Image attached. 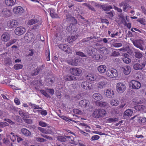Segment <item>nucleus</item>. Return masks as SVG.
<instances>
[{
  "mask_svg": "<svg viewBox=\"0 0 146 146\" xmlns=\"http://www.w3.org/2000/svg\"><path fill=\"white\" fill-rule=\"evenodd\" d=\"M14 102L17 105H18L20 104V100L17 98H15L14 100Z\"/></svg>",
  "mask_w": 146,
  "mask_h": 146,
  "instance_id": "774afa93",
  "label": "nucleus"
},
{
  "mask_svg": "<svg viewBox=\"0 0 146 146\" xmlns=\"http://www.w3.org/2000/svg\"><path fill=\"white\" fill-rule=\"evenodd\" d=\"M23 8L20 6L15 7L13 9V12L16 15H21L23 12Z\"/></svg>",
  "mask_w": 146,
  "mask_h": 146,
  "instance_id": "dca6fc26",
  "label": "nucleus"
},
{
  "mask_svg": "<svg viewBox=\"0 0 146 146\" xmlns=\"http://www.w3.org/2000/svg\"><path fill=\"white\" fill-rule=\"evenodd\" d=\"M123 62L126 64H129L131 62V59L127 57H125L123 59Z\"/></svg>",
  "mask_w": 146,
  "mask_h": 146,
  "instance_id": "4d7b16f0",
  "label": "nucleus"
},
{
  "mask_svg": "<svg viewBox=\"0 0 146 146\" xmlns=\"http://www.w3.org/2000/svg\"><path fill=\"white\" fill-rule=\"evenodd\" d=\"M86 78L91 81L95 80L97 78L96 76L93 74H88L86 76Z\"/></svg>",
  "mask_w": 146,
  "mask_h": 146,
  "instance_id": "393cba45",
  "label": "nucleus"
},
{
  "mask_svg": "<svg viewBox=\"0 0 146 146\" xmlns=\"http://www.w3.org/2000/svg\"><path fill=\"white\" fill-rule=\"evenodd\" d=\"M26 31L25 29L23 27H17L15 30V34L17 35H21L24 34Z\"/></svg>",
  "mask_w": 146,
  "mask_h": 146,
  "instance_id": "1a4fd4ad",
  "label": "nucleus"
},
{
  "mask_svg": "<svg viewBox=\"0 0 146 146\" xmlns=\"http://www.w3.org/2000/svg\"><path fill=\"white\" fill-rule=\"evenodd\" d=\"M135 57L138 58L140 59L142 58L143 56L142 52H141L139 50H136L135 52Z\"/></svg>",
  "mask_w": 146,
  "mask_h": 146,
  "instance_id": "7c9ffc66",
  "label": "nucleus"
},
{
  "mask_svg": "<svg viewBox=\"0 0 146 146\" xmlns=\"http://www.w3.org/2000/svg\"><path fill=\"white\" fill-rule=\"evenodd\" d=\"M122 69L123 73L126 75L129 74L131 71V67L127 65L122 67Z\"/></svg>",
  "mask_w": 146,
  "mask_h": 146,
  "instance_id": "5701e85b",
  "label": "nucleus"
},
{
  "mask_svg": "<svg viewBox=\"0 0 146 146\" xmlns=\"http://www.w3.org/2000/svg\"><path fill=\"white\" fill-rule=\"evenodd\" d=\"M48 94H49L50 95H53L54 94V91L52 89H46Z\"/></svg>",
  "mask_w": 146,
  "mask_h": 146,
  "instance_id": "052dcab7",
  "label": "nucleus"
},
{
  "mask_svg": "<svg viewBox=\"0 0 146 146\" xmlns=\"http://www.w3.org/2000/svg\"><path fill=\"white\" fill-rule=\"evenodd\" d=\"M12 14L11 10L7 8H4L1 12V14L3 16L6 18L11 16Z\"/></svg>",
  "mask_w": 146,
  "mask_h": 146,
  "instance_id": "9b49d317",
  "label": "nucleus"
},
{
  "mask_svg": "<svg viewBox=\"0 0 146 146\" xmlns=\"http://www.w3.org/2000/svg\"><path fill=\"white\" fill-rule=\"evenodd\" d=\"M78 36V35H76L74 36H69L67 38V41L69 43H72L75 40Z\"/></svg>",
  "mask_w": 146,
  "mask_h": 146,
  "instance_id": "b1692460",
  "label": "nucleus"
},
{
  "mask_svg": "<svg viewBox=\"0 0 146 146\" xmlns=\"http://www.w3.org/2000/svg\"><path fill=\"white\" fill-rule=\"evenodd\" d=\"M76 54L77 55L80 56L82 57H85L86 56L84 54L81 52L79 51L76 52Z\"/></svg>",
  "mask_w": 146,
  "mask_h": 146,
  "instance_id": "0e129e2a",
  "label": "nucleus"
},
{
  "mask_svg": "<svg viewBox=\"0 0 146 146\" xmlns=\"http://www.w3.org/2000/svg\"><path fill=\"white\" fill-rule=\"evenodd\" d=\"M29 105L31 107L32 109H42V108L39 106L38 105H36L35 104H32L31 102L29 103Z\"/></svg>",
  "mask_w": 146,
  "mask_h": 146,
  "instance_id": "4c0bfd02",
  "label": "nucleus"
},
{
  "mask_svg": "<svg viewBox=\"0 0 146 146\" xmlns=\"http://www.w3.org/2000/svg\"><path fill=\"white\" fill-rule=\"evenodd\" d=\"M106 66L104 65H100L98 68V71L101 73H104L106 71Z\"/></svg>",
  "mask_w": 146,
  "mask_h": 146,
  "instance_id": "cd10ccee",
  "label": "nucleus"
},
{
  "mask_svg": "<svg viewBox=\"0 0 146 146\" xmlns=\"http://www.w3.org/2000/svg\"><path fill=\"white\" fill-rule=\"evenodd\" d=\"M42 69L41 67L37 68L35 70L34 72L32 73L31 75L32 76H34L38 75L40 72L42 71Z\"/></svg>",
  "mask_w": 146,
  "mask_h": 146,
  "instance_id": "ea45409f",
  "label": "nucleus"
},
{
  "mask_svg": "<svg viewBox=\"0 0 146 146\" xmlns=\"http://www.w3.org/2000/svg\"><path fill=\"white\" fill-rule=\"evenodd\" d=\"M143 62L141 63H135L133 66V68L135 70H141L144 68L146 64V59L143 60Z\"/></svg>",
  "mask_w": 146,
  "mask_h": 146,
  "instance_id": "0eeeda50",
  "label": "nucleus"
},
{
  "mask_svg": "<svg viewBox=\"0 0 146 146\" xmlns=\"http://www.w3.org/2000/svg\"><path fill=\"white\" fill-rule=\"evenodd\" d=\"M38 129L42 133L47 134L46 129H44L40 127H38Z\"/></svg>",
  "mask_w": 146,
  "mask_h": 146,
  "instance_id": "6e6d98bb",
  "label": "nucleus"
},
{
  "mask_svg": "<svg viewBox=\"0 0 146 146\" xmlns=\"http://www.w3.org/2000/svg\"><path fill=\"white\" fill-rule=\"evenodd\" d=\"M18 21L16 20L11 19L7 23V26L9 29L16 28L18 25Z\"/></svg>",
  "mask_w": 146,
  "mask_h": 146,
  "instance_id": "6e6552de",
  "label": "nucleus"
},
{
  "mask_svg": "<svg viewBox=\"0 0 146 146\" xmlns=\"http://www.w3.org/2000/svg\"><path fill=\"white\" fill-rule=\"evenodd\" d=\"M143 106L141 105H138L135 106L134 108L137 110L141 111L143 110Z\"/></svg>",
  "mask_w": 146,
  "mask_h": 146,
  "instance_id": "de8ad7c7",
  "label": "nucleus"
},
{
  "mask_svg": "<svg viewBox=\"0 0 146 146\" xmlns=\"http://www.w3.org/2000/svg\"><path fill=\"white\" fill-rule=\"evenodd\" d=\"M53 127L50 126H47V128L46 129L47 134H51L53 133L52 129Z\"/></svg>",
  "mask_w": 146,
  "mask_h": 146,
  "instance_id": "a19ab883",
  "label": "nucleus"
},
{
  "mask_svg": "<svg viewBox=\"0 0 146 146\" xmlns=\"http://www.w3.org/2000/svg\"><path fill=\"white\" fill-rule=\"evenodd\" d=\"M106 75L110 78L117 77L118 75L117 71L113 68L108 69L106 72Z\"/></svg>",
  "mask_w": 146,
  "mask_h": 146,
  "instance_id": "f03ea898",
  "label": "nucleus"
},
{
  "mask_svg": "<svg viewBox=\"0 0 146 146\" xmlns=\"http://www.w3.org/2000/svg\"><path fill=\"white\" fill-rule=\"evenodd\" d=\"M106 112L104 109H96L93 113V116L94 117L98 118L102 117L106 115Z\"/></svg>",
  "mask_w": 146,
  "mask_h": 146,
  "instance_id": "f257e3e1",
  "label": "nucleus"
},
{
  "mask_svg": "<svg viewBox=\"0 0 146 146\" xmlns=\"http://www.w3.org/2000/svg\"><path fill=\"white\" fill-rule=\"evenodd\" d=\"M138 21L141 24L143 25H145V20L143 18L138 19Z\"/></svg>",
  "mask_w": 146,
  "mask_h": 146,
  "instance_id": "69168bd1",
  "label": "nucleus"
},
{
  "mask_svg": "<svg viewBox=\"0 0 146 146\" xmlns=\"http://www.w3.org/2000/svg\"><path fill=\"white\" fill-rule=\"evenodd\" d=\"M118 120V118H109L107 119V123H111L113 122H116Z\"/></svg>",
  "mask_w": 146,
  "mask_h": 146,
  "instance_id": "37998d69",
  "label": "nucleus"
},
{
  "mask_svg": "<svg viewBox=\"0 0 146 146\" xmlns=\"http://www.w3.org/2000/svg\"><path fill=\"white\" fill-rule=\"evenodd\" d=\"M143 43V40L141 39L136 40L133 41V43L135 47L142 51H144L145 49L142 45Z\"/></svg>",
  "mask_w": 146,
  "mask_h": 146,
  "instance_id": "7ed1b4c3",
  "label": "nucleus"
},
{
  "mask_svg": "<svg viewBox=\"0 0 146 146\" xmlns=\"http://www.w3.org/2000/svg\"><path fill=\"white\" fill-rule=\"evenodd\" d=\"M81 86L82 88L86 90H89L93 88L92 84L87 81H84L82 82Z\"/></svg>",
  "mask_w": 146,
  "mask_h": 146,
  "instance_id": "2eb2a0df",
  "label": "nucleus"
},
{
  "mask_svg": "<svg viewBox=\"0 0 146 146\" xmlns=\"http://www.w3.org/2000/svg\"><path fill=\"white\" fill-rule=\"evenodd\" d=\"M21 131L22 133L26 136H30L31 135V132L26 128L22 129Z\"/></svg>",
  "mask_w": 146,
  "mask_h": 146,
  "instance_id": "c756f323",
  "label": "nucleus"
},
{
  "mask_svg": "<svg viewBox=\"0 0 146 146\" xmlns=\"http://www.w3.org/2000/svg\"><path fill=\"white\" fill-rule=\"evenodd\" d=\"M116 90L119 93H122L126 89L125 85L122 82H119L116 85Z\"/></svg>",
  "mask_w": 146,
  "mask_h": 146,
  "instance_id": "423d86ee",
  "label": "nucleus"
},
{
  "mask_svg": "<svg viewBox=\"0 0 146 146\" xmlns=\"http://www.w3.org/2000/svg\"><path fill=\"white\" fill-rule=\"evenodd\" d=\"M119 6L120 7L123 6V11H126V9L129 7L128 4L125 2H122L119 4Z\"/></svg>",
  "mask_w": 146,
  "mask_h": 146,
  "instance_id": "c85d7f7f",
  "label": "nucleus"
},
{
  "mask_svg": "<svg viewBox=\"0 0 146 146\" xmlns=\"http://www.w3.org/2000/svg\"><path fill=\"white\" fill-rule=\"evenodd\" d=\"M93 98L96 100H100L102 98V97L100 94L96 93L94 94L93 95Z\"/></svg>",
  "mask_w": 146,
  "mask_h": 146,
  "instance_id": "473e14b6",
  "label": "nucleus"
},
{
  "mask_svg": "<svg viewBox=\"0 0 146 146\" xmlns=\"http://www.w3.org/2000/svg\"><path fill=\"white\" fill-rule=\"evenodd\" d=\"M16 135H15V134L13 133H11L10 134V137L11 140L14 142L16 140L17 137Z\"/></svg>",
  "mask_w": 146,
  "mask_h": 146,
  "instance_id": "c03bdc74",
  "label": "nucleus"
},
{
  "mask_svg": "<svg viewBox=\"0 0 146 146\" xmlns=\"http://www.w3.org/2000/svg\"><path fill=\"white\" fill-rule=\"evenodd\" d=\"M47 80L48 82L54 83L55 81V78L53 76H50L49 78H48Z\"/></svg>",
  "mask_w": 146,
  "mask_h": 146,
  "instance_id": "3c124183",
  "label": "nucleus"
},
{
  "mask_svg": "<svg viewBox=\"0 0 146 146\" xmlns=\"http://www.w3.org/2000/svg\"><path fill=\"white\" fill-rule=\"evenodd\" d=\"M117 40L113 39L111 40V45L112 46L118 48L121 46L122 44L121 43H117L116 42Z\"/></svg>",
  "mask_w": 146,
  "mask_h": 146,
  "instance_id": "4be33fe9",
  "label": "nucleus"
},
{
  "mask_svg": "<svg viewBox=\"0 0 146 146\" xmlns=\"http://www.w3.org/2000/svg\"><path fill=\"white\" fill-rule=\"evenodd\" d=\"M10 38V35L9 33L5 32L1 35V40L3 41L7 42L8 41Z\"/></svg>",
  "mask_w": 146,
  "mask_h": 146,
  "instance_id": "6ab92c4d",
  "label": "nucleus"
},
{
  "mask_svg": "<svg viewBox=\"0 0 146 146\" xmlns=\"http://www.w3.org/2000/svg\"><path fill=\"white\" fill-rule=\"evenodd\" d=\"M40 17L37 15H35L32 19L28 21V25L30 26L38 23L39 21V17Z\"/></svg>",
  "mask_w": 146,
  "mask_h": 146,
  "instance_id": "ddd939ff",
  "label": "nucleus"
},
{
  "mask_svg": "<svg viewBox=\"0 0 146 146\" xmlns=\"http://www.w3.org/2000/svg\"><path fill=\"white\" fill-rule=\"evenodd\" d=\"M40 93L46 97L47 98H50L51 97L48 94L46 89V90H40Z\"/></svg>",
  "mask_w": 146,
  "mask_h": 146,
  "instance_id": "58836bf2",
  "label": "nucleus"
},
{
  "mask_svg": "<svg viewBox=\"0 0 146 146\" xmlns=\"http://www.w3.org/2000/svg\"><path fill=\"white\" fill-rule=\"evenodd\" d=\"M139 121L140 123H146V118L141 117L139 118Z\"/></svg>",
  "mask_w": 146,
  "mask_h": 146,
  "instance_id": "603ef678",
  "label": "nucleus"
},
{
  "mask_svg": "<svg viewBox=\"0 0 146 146\" xmlns=\"http://www.w3.org/2000/svg\"><path fill=\"white\" fill-rule=\"evenodd\" d=\"M79 60L75 59L74 58H72L71 59L67 60L68 63L70 65L73 66H77L78 65Z\"/></svg>",
  "mask_w": 146,
  "mask_h": 146,
  "instance_id": "f3484780",
  "label": "nucleus"
},
{
  "mask_svg": "<svg viewBox=\"0 0 146 146\" xmlns=\"http://www.w3.org/2000/svg\"><path fill=\"white\" fill-rule=\"evenodd\" d=\"M100 138V137L98 135H94L93 136L92 138V140L94 141Z\"/></svg>",
  "mask_w": 146,
  "mask_h": 146,
  "instance_id": "e2e57ef3",
  "label": "nucleus"
},
{
  "mask_svg": "<svg viewBox=\"0 0 146 146\" xmlns=\"http://www.w3.org/2000/svg\"><path fill=\"white\" fill-rule=\"evenodd\" d=\"M102 56L100 54H97L93 58L97 61H100L102 58Z\"/></svg>",
  "mask_w": 146,
  "mask_h": 146,
  "instance_id": "a18cd8bd",
  "label": "nucleus"
},
{
  "mask_svg": "<svg viewBox=\"0 0 146 146\" xmlns=\"http://www.w3.org/2000/svg\"><path fill=\"white\" fill-rule=\"evenodd\" d=\"M74 78L75 77L72 75L67 74L64 76V79L66 81H69L73 80Z\"/></svg>",
  "mask_w": 146,
  "mask_h": 146,
  "instance_id": "e433bc0d",
  "label": "nucleus"
},
{
  "mask_svg": "<svg viewBox=\"0 0 146 146\" xmlns=\"http://www.w3.org/2000/svg\"><path fill=\"white\" fill-rule=\"evenodd\" d=\"M107 84V82L106 80L99 82L97 84V86L100 89L105 88Z\"/></svg>",
  "mask_w": 146,
  "mask_h": 146,
  "instance_id": "aec40b11",
  "label": "nucleus"
},
{
  "mask_svg": "<svg viewBox=\"0 0 146 146\" xmlns=\"http://www.w3.org/2000/svg\"><path fill=\"white\" fill-rule=\"evenodd\" d=\"M90 102L87 100H83L80 101L79 105L82 107L85 108L86 109H88L89 108Z\"/></svg>",
  "mask_w": 146,
  "mask_h": 146,
  "instance_id": "4468645a",
  "label": "nucleus"
},
{
  "mask_svg": "<svg viewBox=\"0 0 146 146\" xmlns=\"http://www.w3.org/2000/svg\"><path fill=\"white\" fill-rule=\"evenodd\" d=\"M24 121L27 124H32L33 123V120L30 119L28 118H23Z\"/></svg>",
  "mask_w": 146,
  "mask_h": 146,
  "instance_id": "864d4df0",
  "label": "nucleus"
},
{
  "mask_svg": "<svg viewBox=\"0 0 146 146\" xmlns=\"http://www.w3.org/2000/svg\"><path fill=\"white\" fill-rule=\"evenodd\" d=\"M38 124L39 125L43 127H45L46 126H47V125L46 124V123L45 122L42 121H40L39 123Z\"/></svg>",
  "mask_w": 146,
  "mask_h": 146,
  "instance_id": "13d9d810",
  "label": "nucleus"
},
{
  "mask_svg": "<svg viewBox=\"0 0 146 146\" xmlns=\"http://www.w3.org/2000/svg\"><path fill=\"white\" fill-rule=\"evenodd\" d=\"M130 86L134 90H137L140 88L141 86L140 83L136 80H132L129 83Z\"/></svg>",
  "mask_w": 146,
  "mask_h": 146,
  "instance_id": "20e7f679",
  "label": "nucleus"
},
{
  "mask_svg": "<svg viewBox=\"0 0 146 146\" xmlns=\"http://www.w3.org/2000/svg\"><path fill=\"white\" fill-rule=\"evenodd\" d=\"M23 67V65L21 64H15L14 65L13 68L15 70H18L22 69Z\"/></svg>",
  "mask_w": 146,
  "mask_h": 146,
  "instance_id": "49530a36",
  "label": "nucleus"
},
{
  "mask_svg": "<svg viewBox=\"0 0 146 146\" xmlns=\"http://www.w3.org/2000/svg\"><path fill=\"white\" fill-rule=\"evenodd\" d=\"M121 101V103L118 107L119 109H122L124 108L127 103L126 100L124 97H122Z\"/></svg>",
  "mask_w": 146,
  "mask_h": 146,
  "instance_id": "a878e982",
  "label": "nucleus"
},
{
  "mask_svg": "<svg viewBox=\"0 0 146 146\" xmlns=\"http://www.w3.org/2000/svg\"><path fill=\"white\" fill-rule=\"evenodd\" d=\"M4 121L9 123L11 125H13L15 124V123L12 121L11 120L9 119H5Z\"/></svg>",
  "mask_w": 146,
  "mask_h": 146,
  "instance_id": "338daca9",
  "label": "nucleus"
},
{
  "mask_svg": "<svg viewBox=\"0 0 146 146\" xmlns=\"http://www.w3.org/2000/svg\"><path fill=\"white\" fill-rule=\"evenodd\" d=\"M105 94L106 96L109 98H113L114 96V92L111 89H108L106 90Z\"/></svg>",
  "mask_w": 146,
  "mask_h": 146,
  "instance_id": "a211bd4d",
  "label": "nucleus"
},
{
  "mask_svg": "<svg viewBox=\"0 0 146 146\" xmlns=\"http://www.w3.org/2000/svg\"><path fill=\"white\" fill-rule=\"evenodd\" d=\"M35 38L34 35L32 33L29 32L27 33L25 36V39L29 42L32 41Z\"/></svg>",
  "mask_w": 146,
  "mask_h": 146,
  "instance_id": "f8f14e48",
  "label": "nucleus"
},
{
  "mask_svg": "<svg viewBox=\"0 0 146 146\" xmlns=\"http://www.w3.org/2000/svg\"><path fill=\"white\" fill-rule=\"evenodd\" d=\"M58 48L62 50L68 54L72 52V50L66 44H60L58 45Z\"/></svg>",
  "mask_w": 146,
  "mask_h": 146,
  "instance_id": "39448f33",
  "label": "nucleus"
},
{
  "mask_svg": "<svg viewBox=\"0 0 146 146\" xmlns=\"http://www.w3.org/2000/svg\"><path fill=\"white\" fill-rule=\"evenodd\" d=\"M70 72L73 75L79 76L81 74L82 72V70L79 68L73 67L70 68Z\"/></svg>",
  "mask_w": 146,
  "mask_h": 146,
  "instance_id": "9d476101",
  "label": "nucleus"
},
{
  "mask_svg": "<svg viewBox=\"0 0 146 146\" xmlns=\"http://www.w3.org/2000/svg\"><path fill=\"white\" fill-rule=\"evenodd\" d=\"M57 139L58 140L61 142H65L66 140L65 137L62 136H59L57 137Z\"/></svg>",
  "mask_w": 146,
  "mask_h": 146,
  "instance_id": "8fccbe9b",
  "label": "nucleus"
},
{
  "mask_svg": "<svg viewBox=\"0 0 146 146\" xmlns=\"http://www.w3.org/2000/svg\"><path fill=\"white\" fill-rule=\"evenodd\" d=\"M119 101L116 99H113L110 102V104L114 106H117L119 105Z\"/></svg>",
  "mask_w": 146,
  "mask_h": 146,
  "instance_id": "2f4dec72",
  "label": "nucleus"
},
{
  "mask_svg": "<svg viewBox=\"0 0 146 146\" xmlns=\"http://www.w3.org/2000/svg\"><path fill=\"white\" fill-rule=\"evenodd\" d=\"M97 50L95 48L92 47L91 48L90 51H89V55L92 56L94 57V56L97 54L96 52Z\"/></svg>",
  "mask_w": 146,
  "mask_h": 146,
  "instance_id": "f704fd0d",
  "label": "nucleus"
},
{
  "mask_svg": "<svg viewBox=\"0 0 146 146\" xmlns=\"http://www.w3.org/2000/svg\"><path fill=\"white\" fill-rule=\"evenodd\" d=\"M133 113V111L131 110L128 109L125 111L124 114L125 115L130 117L132 115Z\"/></svg>",
  "mask_w": 146,
  "mask_h": 146,
  "instance_id": "c9c22d12",
  "label": "nucleus"
},
{
  "mask_svg": "<svg viewBox=\"0 0 146 146\" xmlns=\"http://www.w3.org/2000/svg\"><path fill=\"white\" fill-rule=\"evenodd\" d=\"M36 140L37 142L40 143L46 142V139L41 137H36Z\"/></svg>",
  "mask_w": 146,
  "mask_h": 146,
  "instance_id": "5fc2aeb1",
  "label": "nucleus"
},
{
  "mask_svg": "<svg viewBox=\"0 0 146 146\" xmlns=\"http://www.w3.org/2000/svg\"><path fill=\"white\" fill-rule=\"evenodd\" d=\"M50 15L52 18H59L58 15L56 13L55 10L54 9H50Z\"/></svg>",
  "mask_w": 146,
  "mask_h": 146,
  "instance_id": "bb28decb",
  "label": "nucleus"
},
{
  "mask_svg": "<svg viewBox=\"0 0 146 146\" xmlns=\"http://www.w3.org/2000/svg\"><path fill=\"white\" fill-rule=\"evenodd\" d=\"M58 115L61 118V119L65 120V121H68V120L72 121H73V120H72L71 119H69L67 117L63 115H61L60 114Z\"/></svg>",
  "mask_w": 146,
  "mask_h": 146,
  "instance_id": "09e8293b",
  "label": "nucleus"
},
{
  "mask_svg": "<svg viewBox=\"0 0 146 146\" xmlns=\"http://www.w3.org/2000/svg\"><path fill=\"white\" fill-rule=\"evenodd\" d=\"M96 37L95 36H90L85 38L82 40V42H87L91 40L92 39L94 38L96 39Z\"/></svg>",
  "mask_w": 146,
  "mask_h": 146,
  "instance_id": "79ce46f5",
  "label": "nucleus"
},
{
  "mask_svg": "<svg viewBox=\"0 0 146 146\" xmlns=\"http://www.w3.org/2000/svg\"><path fill=\"white\" fill-rule=\"evenodd\" d=\"M96 105L100 107H104L107 105V103L106 102H97L96 103Z\"/></svg>",
  "mask_w": 146,
  "mask_h": 146,
  "instance_id": "72a5a7b5",
  "label": "nucleus"
},
{
  "mask_svg": "<svg viewBox=\"0 0 146 146\" xmlns=\"http://www.w3.org/2000/svg\"><path fill=\"white\" fill-rule=\"evenodd\" d=\"M8 124L5 122H0V127H3L6 126L8 125Z\"/></svg>",
  "mask_w": 146,
  "mask_h": 146,
  "instance_id": "bf43d9fd",
  "label": "nucleus"
},
{
  "mask_svg": "<svg viewBox=\"0 0 146 146\" xmlns=\"http://www.w3.org/2000/svg\"><path fill=\"white\" fill-rule=\"evenodd\" d=\"M37 111H38V112H40L41 114L42 115L45 116L47 114L46 111V110H37Z\"/></svg>",
  "mask_w": 146,
  "mask_h": 146,
  "instance_id": "680f3d73",
  "label": "nucleus"
},
{
  "mask_svg": "<svg viewBox=\"0 0 146 146\" xmlns=\"http://www.w3.org/2000/svg\"><path fill=\"white\" fill-rule=\"evenodd\" d=\"M5 2L7 6L10 7L16 4V0H5Z\"/></svg>",
  "mask_w": 146,
  "mask_h": 146,
  "instance_id": "412c9836",
  "label": "nucleus"
}]
</instances>
